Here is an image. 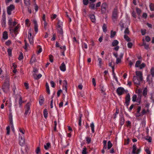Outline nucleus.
I'll use <instances>...</instances> for the list:
<instances>
[{
  "mask_svg": "<svg viewBox=\"0 0 154 154\" xmlns=\"http://www.w3.org/2000/svg\"><path fill=\"white\" fill-rule=\"evenodd\" d=\"M124 38L128 42H130L131 41L130 38L126 35H124Z\"/></svg>",
  "mask_w": 154,
  "mask_h": 154,
  "instance_id": "42",
  "label": "nucleus"
},
{
  "mask_svg": "<svg viewBox=\"0 0 154 154\" xmlns=\"http://www.w3.org/2000/svg\"><path fill=\"white\" fill-rule=\"evenodd\" d=\"M89 7L91 9H92L94 10L95 9V5L93 3L90 2Z\"/></svg>",
  "mask_w": 154,
  "mask_h": 154,
  "instance_id": "25",
  "label": "nucleus"
},
{
  "mask_svg": "<svg viewBox=\"0 0 154 154\" xmlns=\"http://www.w3.org/2000/svg\"><path fill=\"white\" fill-rule=\"evenodd\" d=\"M132 153L134 154H139L141 151L140 148L137 149L136 146L135 144L133 145Z\"/></svg>",
  "mask_w": 154,
  "mask_h": 154,
  "instance_id": "5",
  "label": "nucleus"
},
{
  "mask_svg": "<svg viewBox=\"0 0 154 154\" xmlns=\"http://www.w3.org/2000/svg\"><path fill=\"white\" fill-rule=\"evenodd\" d=\"M108 146H107V149H109L111 148L112 147V144L111 143V142L109 141L108 142Z\"/></svg>",
  "mask_w": 154,
  "mask_h": 154,
  "instance_id": "32",
  "label": "nucleus"
},
{
  "mask_svg": "<svg viewBox=\"0 0 154 154\" xmlns=\"http://www.w3.org/2000/svg\"><path fill=\"white\" fill-rule=\"evenodd\" d=\"M86 140L88 143H89L91 141V138L90 137H86Z\"/></svg>",
  "mask_w": 154,
  "mask_h": 154,
  "instance_id": "52",
  "label": "nucleus"
},
{
  "mask_svg": "<svg viewBox=\"0 0 154 154\" xmlns=\"http://www.w3.org/2000/svg\"><path fill=\"white\" fill-rule=\"evenodd\" d=\"M125 119L124 117L121 118L120 120V124L121 125H122L124 123Z\"/></svg>",
  "mask_w": 154,
  "mask_h": 154,
  "instance_id": "49",
  "label": "nucleus"
},
{
  "mask_svg": "<svg viewBox=\"0 0 154 154\" xmlns=\"http://www.w3.org/2000/svg\"><path fill=\"white\" fill-rule=\"evenodd\" d=\"M101 91L102 93H103L105 91V89L104 88L103 86H102L101 87Z\"/></svg>",
  "mask_w": 154,
  "mask_h": 154,
  "instance_id": "61",
  "label": "nucleus"
},
{
  "mask_svg": "<svg viewBox=\"0 0 154 154\" xmlns=\"http://www.w3.org/2000/svg\"><path fill=\"white\" fill-rule=\"evenodd\" d=\"M118 44V41L117 40H115L113 41L112 43V46H117Z\"/></svg>",
  "mask_w": 154,
  "mask_h": 154,
  "instance_id": "24",
  "label": "nucleus"
},
{
  "mask_svg": "<svg viewBox=\"0 0 154 154\" xmlns=\"http://www.w3.org/2000/svg\"><path fill=\"white\" fill-rule=\"evenodd\" d=\"M12 22H13V20L11 18H10L8 20V24L9 26H11L12 24Z\"/></svg>",
  "mask_w": 154,
  "mask_h": 154,
  "instance_id": "44",
  "label": "nucleus"
},
{
  "mask_svg": "<svg viewBox=\"0 0 154 154\" xmlns=\"http://www.w3.org/2000/svg\"><path fill=\"white\" fill-rule=\"evenodd\" d=\"M139 78H138L137 76H134L133 81L134 83L136 85H139L140 84V82L142 80H139Z\"/></svg>",
  "mask_w": 154,
  "mask_h": 154,
  "instance_id": "8",
  "label": "nucleus"
},
{
  "mask_svg": "<svg viewBox=\"0 0 154 154\" xmlns=\"http://www.w3.org/2000/svg\"><path fill=\"white\" fill-rule=\"evenodd\" d=\"M44 116L45 118H46L48 116V112L47 110L46 109H45L43 111Z\"/></svg>",
  "mask_w": 154,
  "mask_h": 154,
  "instance_id": "36",
  "label": "nucleus"
},
{
  "mask_svg": "<svg viewBox=\"0 0 154 154\" xmlns=\"http://www.w3.org/2000/svg\"><path fill=\"white\" fill-rule=\"evenodd\" d=\"M11 41L10 40H8L5 42V44L7 46H9L11 44Z\"/></svg>",
  "mask_w": 154,
  "mask_h": 154,
  "instance_id": "54",
  "label": "nucleus"
},
{
  "mask_svg": "<svg viewBox=\"0 0 154 154\" xmlns=\"http://www.w3.org/2000/svg\"><path fill=\"white\" fill-rule=\"evenodd\" d=\"M130 99V95L129 94H128L125 97V102H129Z\"/></svg>",
  "mask_w": 154,
  "mask_h": 154,
  "instance_id": "26",
  "label": "nucleus"
},
{
  "mask_svg": "<svg viewBox=\"0 0 154 154\" xmlns=\"http://www.w3.org/2000/svg\"><path fill=\"white\" fill-rule=\"evenodd\" d=\"M33 23L34 25L35 31L36 32H37L38 31V26L37 22L36 20H33Z\"/></svg>",
  "mask_w": 154,
  "mask_h": 154,
  "instance_id": "15",
  "label": "nucleus"
},
{
  "mask_svg": "<svg viewBox=\"0 0 154 154\" xmlns=\"http://www.w3.org/2000/svg\"><path fill=\"white\" fill-rule=\"evenodd\" d=\"M141 63V61L140 60H138L136 61L135 63V66L136 67H139Z\"/></svg>",
  "mask_w": 154,
  "mask_h": 154,
  "instance_id": "40",
  "label": "nucleus"
},
{
  "mask_svg": "<svg viewBox=\"0 0 154 154\" xmlns=\"http://www.w3.org/2000/svg\"><path fill=\"white\" fill-rule=\"evenodd\" d=\"M3 38L5 40L7 39L8 38V32L7 31H4L3 34Z\"/></svg>",
  "mask_w": 154,
  "mask_h": 154,
  "instance_id": "18",
  "label": "nucleus"
},
{
  "mask_svg": "<svg viewBox=\"0 0 154 154\" xmlns=\"http://www.w3.org/2000/svg\"><path fill=\"white\" fill-rule=\"evenodd\" d=\"M2 89L5 93L8 92L10 90V79L8 78H5L2 86Z\"/></svg>",
  "mask_w": 154,
  "mask_h": 154,
  "instance_id": "1",
  "label": "nucleus"
},
{
  "mask_svg": "<svg viewBox=\"0 0 154 154\" xmlns=\"http://www.w3.org/2000/svg\"><path fill=\"white\" fill-rule=\"evenodd\" d=\"M136 76L138 78H139V80H143L142 73L141 72L139 71H136L135 72Z\"/></svg>",
  "mask_w": 154,
  "mask_h": 154,
  "instance_id": "9",
  "label": "nucleus"
},
{
  "mask_svg": "<svg viewBox=\"0 0 154 154\" xmlns=\"http://www.w3.org/2000/svg\"><path fill=\"white\" fill-rule=\"evenodd\" d=\"M26 109L25 111V115H27L29 111V103L28 102L26 105Z\"/></svg>",
  "mask_w": 154,
  "mask_h": 154,
  "instance_id": "23",
  "label": "nucleus"
},
{
  "mask_svg": "<svg viewBox=\"0 0 154 154\" xmlns=\"http://www.w3.org/2000/svg\"><path fill=\"white\" fill-rule=\"evenodd\" d=\"M58 33L59 34V36L61 37L62 39H63V31L62 28L58 29Z\"/></svg>",
  "mask_w": 154,
  "mask_h": 154,
  "instance_id": "13",
  "label": "nucleus"
},
{
  "mask_svg": "<svg viewBox=\"0 0 154 154\" xmlns=\"http://www.w3.org/2000/svg\"><path fill=\"white\" fill-rule=\"evenodd\" d=\"M132 43L131 42H129L128 44V48H131L132 46Z\"/></svg>",
  "mask_w": 154,
  "mask_h": 154,
  "instance_id": "62",
  "label": "nucleus"
},
{
  "mask_svg": "<svg viewBox=\"0 0 154 154\" xmlns=\"http://www.w3.org/2000/svg\"><path fill=\"white\" fill-rule=\"evenodd\" d=\"M123 55L124 54L122 53L120 54L119 57L116 58V64H118L121 62V59L122 58Z\"/></svg>",
  "mask_w": 154,
  "mask_h": 154,
  "instance_id": "10",
  "label": "nucleus"
},
{
  "mask_svg": "<svg viewBox=\"0 0 154 154\" xmlns=\"http://www.w3.org/2000/svg\"><path fill=\"white\" fill-rule=\"evenodd\" d=\"M24 3L25 5L28 6L27 7V10L28 12H29V7L28 6L29 5V0H24Z\"/></svg>",
  "mask_w": 154,
  "mask_h": 154,
  "instance_id": "28",
  "label": "nucleus"
},
{
  "mask_svg": "<svg viewBox=\"0 0 154 154\" xmlns=\"http://www.w3.org/2000/svg\"><path fill=\"white\" fill-rule=\"evenodd\" d=\"M136 12H137V14L139 15L141 13V9L137 8H136Z\"/></svg>",
  "mask_w": 154,
  "mask_h": 154,
  "instance_id": "46",
  "label": "nucleus"
},
{
  "mask_svg": "<svg viewBox=\"0 0 154 154\" xmlns=\"http://www.w3.org/2000/svg\"><path fill=\"white\" fill-rule=\"evenodd\" d=\"M145 66V64L144 63H142L140 65L139 67H140V69H141L144 67Z\"/></svg>",
  "mask_w": 154,
  "mask_h": 154,
  "instance_id": "57",
  "label": "nucleus"
},
{
  "mask_svg": "<svg viewBox=\"0 0 154 154\" xmlns=\"http://www.w3.org/2000/svg\"><path fill=\"white\" fill-rule=\"evenodd\" d=\"M129 33V31L128 28H126L124 31V33L126 34H128Z\"/></svg>",
  "mask_w": 154,
  "mask_h": 154,
  "instance_id": "58",
  "label": "nucleus"
},
{
  "mask_svg": "<svg viewBox=\"0 0 154 154\" xmlns=\"http://www.w3.org/2000/svg\"><path fill=\"white\" fill-rule=\"evenodd\" d=\"M63 23L60 20H58V29L62 28Z\"/></svg>",
  "mask_w": 154,
  "mask_h": 154,
  "instance_id": "27",
  "label": "nucleus"
},
{
  "mask_svg": "<svg viewBox=\"0 0 154 154\" xmlns=\"http://www.w3.org/2000/svg\"><path fill=\"white\" fill-rule=\"evenodd\" d=\"M50 83L52 87L54 88L55 87V83L53 81H51L50 82Z\"/></svg>",
  "mask_w": 154,
  "mask_h": 154,
  "instance_id": "63",
  "label": "nucleus"
},
{
  "mask_svg": "<svg viewBox=\"0 0 154 154\" xmlns=\"http://www.w3.org/2000/svg\"><path fill=\"white\" fill-rule=\"evenodd\" d=\"M63 86H65V88L66 91V92L67 90V88L66 87V85L67 84V82L66 80H64L63 81Z\"/></svg>",
  "mask_w": 154,
  "mask_h": 154,
  "instance_id": "35",
  "label": "nucleus"
},
{
  "mask_svg": "<svg viewBox=\"0 0 154 154\" xmlns=\"http://www.w3.org/2000/svg\"><path fill=\"white\" fill-rule=\"evenodd\" d=\"M83 4L84 5H87L88 3V0H83Z\"/></svg>",
  "mask_w": 154,
  "mask_h": 154,
  "instance_id": "53",
  "label": "nucleus"
},
{
  "mask_svg": "<svg viewBox=\"0 0 154 154\" xmlns=\"http://www.w3.org/2000/svg\"><path fill=\"white\" fill-rule=\"evenodd\" d=\"M149 8L151 11H154V5L153 4L151 3L150 4Z\"/></svg>",
  "mask_w": 154,
  "mask_h": 154,
  "instance_id": "39",
  "label": "nucleus"
},
{
  "mask_svg": "<svg viewBox=\"0 0 154 154\" xmlns=\"http://www.w3.org/2000/svg\"><path fill=\"white\" fill-rule=\"evenodd\" d=\"M147 88H145L144 89L143 92V95L145 97L147 94Z\"/></svg>",
  "mask_w": 154,
  "mask_h": 154,
  "instance_id": "30",
  "label": "nucleus"
},
{
  "mask_svg": "<svg viewBox=\"0 0 154 154\" xmlns=\"http://www.w3.org/2000/svg\"><path fill=\"white\" fill-rule=\"evenodd\" d=\"M18 28L19 27L18 26H16L14 29H12V31H14V33H16L17 32Z\"/></svg>",
  "mask_w": 154,
  "mask_h": 154,
  "instance_id": "55",
  "label": "nucleus"
},
{
  "mask_svg": "<svg viewBox=\"0 0 154 154\" xmlns=\"http://www.w3.org/2000/svg\"><path fill=\"white\" fill-rule=\"evenodd\" d=\"M116 92L119 95H121L124 93L125 90L123 88L119 87L117 88Z\"/></svg>",
  "mask_w": 154,
  "mask_h": 154,
  "instance_id": "7",
  "label": "nucleus"
},
{
  "mask_svg": "<svg viewBox=\"0 0 154 154\" xmlns=\"http://www.w3.org/2000/svg\"><path fill=\"white\" fill-rule=\"evenodd\" d=\"M90 127L91 128L92 132L93 133H94V123L93 122H92L90 125Z\"/></svg>",
  "mask_w": 154,
  "mask_h": 154,
  "instance_id": "33",
  "label": "nucleus"
},
{
  "mask_svg": "<svg viewBox=\"0 0 154 154\" xmlns=\"http://www.w3.org/2000/svg\"><path fill=\"white\" fill-rule=\"evenodd\" d=\"M86 150H87V149L86 148L84 147L83 148V149L82 152V154H87Z\"/></svg>",
  "mask_w": 154,
  "mask_h": 154,
  "instance_id": "51",
  "label": "nucleus"
},
{
  "mask_svg": "<svg viewBox=\"0 0 154 154\" xmlns=\"http://www.w3.org/2000/svg\"><path fill=\"white\" fill-rule=\"evenodd\" d=\"M9 123L10 125H11V128H12L13 127V122L12 115L11 112L10 113L9 115Z\"/></svg>",
  "mask_w": 154,
  "mask_h": 154,
  "instance_id": "11",
  "label": "nucleus"
},
{
  "mask_svg": "<svg viewBox=\"0 0 154 154\" xmlns=\"http://www.w3.org/2000/svg\"><path fill=\"white\" fill-rule=\"evenodd\" d=\"M116 32L115 31H113V30H111V31L110 37L112 38L114 37L116 35Z\"/></svg>",
  "mask_w": 154,
  "mask_h": 154,
  "instance_id": "34",
  "label": "nucleus"
},
{
  "mask_svg": "<svg viewBox=\"0 0 154 154\" xmlns=\"http://www.w3.org/2000/svg\"><path fill=\"white\" fill-rule=\"evenodd\" d=\"M145 151L146 153L147 154H151L150 151L149 150V148H147L145 149Z\"/></svg>",
  "mask_w": 154,
  "mask_h": 154,
  "instance_id": "56",
  "label": "nucleus"
},
{
  "mask_svg": "<svg viewBox=\"0 0 154 154\" xmlns=\"http://www.w3.org/2000/svg\"><path fill=\"white\" fill-rule=\"evenodd\" d=\"M89 17L91 19V21L94 23H95L96 18L94 15L90 14L89 15Z\"/></svg>",
  "mask_w": 154,
  "mask_h": 154,
  "instance_id": "14",
  "label": "nucleus"
},
{
  "mask_svg": "<svg viewBox=\"0 0 154 154\" xmlns=\"http://www.w3.org/2000/svg\"><path fill=\"white\" fill-rule=\"evenodd\" d=\"M38 72V70L36 68H34L33 71V77L35 79H38L42 76V75L41 74H39L38 75H37V73Z\"/></svg>",
  "mask_w": 154,
  "mask_h": 154,
  "instance_id": "3",
  "label": "nucleus"
},
{
  "mask_svg": "<svg viewBox=\"0 0 154 154\" xmlns=\"http://www.w3.org/2000/svg\"><path fill=\"white\" fill-rule=\"evenodd\" d=\"M40 143H39V146L38 147H37L36 149L35 150V152L37 154H38L39 152H40Z\"/></svg>",
  "mask_w": 154,
  "mask_h": 154,
  "instance_id": "29",
  "label": "nucleus"
},
{
  "mask_svg": "<svg viewBox=\"0 0 154 154\" xmlns=\"http://www.w3.org/2000/svg\"><path fill=\"white\" fill-rule=\"evenodd\" d=\"M7 51L8 53V55L9 56H12V50L10 48H8Z\"/></svg>",
  "mask_w": 154,
  "mask_h": 154,
  "instance_id": "43",
  "label": "nucleus"
},
{
  "mask_svg": "<svg viewBox=\"0 0 154 154\" xmlns=\"http://www.w3.org/2000/svg\"><path fill=\"white\" fill-rule=\"evenodd\" d=\"M23 102H24L22 100V97L20 96L19 100V103L20 106Z\"/></svg>",
  "mask_w": 154,
  "mask_h": 154,
  "instance_id": "37",
  "label": "nucleus"
},
{
  "mask_svg": "<svg viewBox=\"0 0 154 154\" xmlns=\"http://www.w3.org/2000/svg\"><path fill=\"white\" fill-rule=\"evenodd\" d=\"M102 28H103V32H106L107 27H106V25L104 23L103 24V26H102Z\"/></svg>",
  "mask_w": 154,
  "mask_h": 154,
  "instance_id": "38",
  "label": "nucleus"
},
{
  "mask_svg": "<svg viewBox=\"0 0 154 154\" xmlns=\"http://www.w3.org/2000/svg\"><path fill=\"white\" fill-rule=\"evenodd\" d=\"M98 60L99 61V65L100 66V68H102V65L103 64V63L102 62V59L100 58H98Z\"/></svg>",
  "mask_w": 154,
  "mask_h": 154,
  "instance_id": "21",
  "label": "nucleus"
},
{
  "mask_svg": "<svg viewBox=\"0 0 154 154\" xmlns=\"http://www.w3.org/2000/svg\"><path fill=\"white\" fill-rule=\"evenodd\" d=\"M23 59V54L22 52L20 53V54L18 57V59L20 60H21Z\"/></svg>",
  "mask_w": 154,
  "mask_h": 154,
  "instance_id": "41",
  "label": "nucleus"
},
{
  "mask_svg": "<svg viewBox=\"0 0 154 154\" xmlns=\"http://www.w3.org/2000/svg\"><path fill=\"white\" fill-rule=\"evenodd\" d=\"M120 25L121 26V30H122L123 28H124V24L121 21L120 23Z\"/></svg>",
  "mask_w": 154,
  "mask_h": 154,
  "instance_id": "60",
  "label": "nucleus"
},
{
  "mask_svg": "<svg viewBox=\"0 0 154 154\" xmlns=\"http://www.w3.org/2000/svg\"><path fill=\"white\" fill-rule=\"evenodd\" d=\"M6 23V20L5 18H2V26H5Z\"/></svg>",
  "mask_w": 154,
  "mask_h": 154,
  "instance_id": "31",
  "label": "nucleus"
},
{
  "mask_svg": "<svg viewBox=\"0 0 154 154\" xmlns=\"http://www.w3.org/2000/svg\"><path fill=\"white\" fill-rule=\"evenodd\" d=\"M60 69L63 71H65L66 70V67L65 64L63 63L60 66Z\"/></svg>",
  "mask_w": 154,
  "mask_h": 154,
  "instance_id": "16",
  "label": "nucleus"
},
{
  "mask_svg": "<svg viewBox=\"0 0 154 154\" xmlns=\"http://www.w3.org/2000/svg\"><path fill=\"white\" fill-rule=\"evenodd\" d=\"M19 143L21 146H23L24 143V140L23 139V137L20 134L19 136Z\"/></svg>",
  "mask_w": 154,
  "mask_h": 154,
  "instance_id": "12",
  "label": "nucleus"
},
{
  "mask_svg": "<svg viewBox=\"0 0 154 154\" xmlns=\"http://www.w3.org/2000/svg\"><path fill=\"white\" fill-rule=\"evenodd\" d=\"M150 72L152 76L153 77L154 76V68L152 67L150 69Z\"/></svg>",
  "mask_w": 154,
  "mask_h": 154,
  "instance_id": "48",
  "label": "nucleus"
},
{
  "mask_svg": "<svg viewBox=\"0 0 154 154\" xmlns=\"http://www.w3.org/2000/svg\"><path fill=\"white\" fill-rule=\"evenodd\" d=\"M12 90L13 91V94L14 95L16 94V87L15 85H14V86L12 88Z\"/></svg>",
  "mask_w": 154,
  "mask_h": 154,
  "instance_id": "50",
  "label": "nucleus"
},
{
  "mask_svg": "<svg viewBox=\"0 0 154 154\" xmlns=\"http://www.w3.org/2000/svg\"><path fill=\"white\" fill-rule=\"evenodd\" d=\"M51 147V144L49 143H47L44 146V148L46 150H48Z\"/></svg>",
  "mask_w": 154,
  "mask_h": 154,
  "instance_id": "22",
  "label": "nucleus"
},
{
  "mask_svg": "<svg viewBox=\"0 0 154 154\" xmlns=\"http://www.w3.org/2000/svg\"><path fill=\"white\" fill-rule=\"evenodd\" d=\"M36 59L35 57V54H33L32 55L30 60V63L35 62L36 61Z\"/></svg>",
  "mask_w": 154,
  "mask_h": 154,
  "instance_id": "19",
  "label": "nucleus"
},
{
  "mask_svg": "<svg viewBox=\"0 0 154 154\" xmlns=\"http://www.w3.org/2000/svg\"><path fill=\"white\" fill-rule=\"evenodd\" d=\"M145 40L147 42H149L150 40V38L148 36H147L145 37Z\"/></svg>",
  "mask_w": 154,
  "mask_h": 154,
  "instance_id": "59",
  "label": "nucleus"
},
{
  "mask_svg": "<svg viewBox=\"0 0 154 154\" xmlns=\"http://www.w3.org/2000/svg\"><path fill=\"white\" fill-rule=\"evenodd\" d=\"M118 17V10L117 8H115L112 11V19L114 21L116 20Z\"/></svg>",
  "mask_w": 154,
  "mask_h": 154,
  "instance_id": "2",
  "label": "nucleus"
},
{
  "mask_svg": "<svg viewBox=\"0 0 154 154\" xmlns=\"http://www.w3.org/2000/svg\"><path fill=\"white\" fill-rule=\"evenodd\" d=\"M107 8V5L106 2L103 3L101 6V11L103 14H105L106 13Z\"/></svg>",
  "mask_w": 154,
  "mask_h": 154,
  "instance_id": "4",
  "label": "nucleus"
},
{
  "mask_svg": "<svg viewBox=\"0 0 154 154\" xmlns=\"http://www.w3.org/2000/svg\"><path fill=\"white\" fill-rule=\"evenodd\" d=\"M146 139L149 142H151L152 139L150 137H147V138Z\"/></svg>",
  "mask_w": 154,
  "mask_h": 154,
  "instance_id": "64",
  "label": "nucleus"
},
{
  "mask_svg": "<svg viewBox=\"0 0 154 154\" xmlns=\"http://www.w3.org/2000/svg\"><path fill=\"white\" fill-rule=\"evenodd\" d=\"M14 6L12 5H11L7 8V12L8 14L10 15L11 14V11L14 9Z\"/></svg>",
  "mask_w": 154,
  "mask_h": 154,
  "instance_id": "6",
  "label": "nucleus"
},
{
  "mask_svg": "<svg viewBox=\"0 0 154 154\" xmlns=\"http://www.w3.org/2000/svg\"><path fill=\"white\" fill-rule=\"evenodd\" d=\"M137 98V95L136 94L134 95L132 97V101L133 102H135L136 101V100Z\"/></svg>",
  "mask_w": 154,
  "mask_h": 154,
  "instance_id": "45",
  "label": "nucleus"
},
{
  "mask_svg": "<svg viewBox=\"0 0 154 154\" xmlns=\"http://www.w3.org/2000/svg\"><path fill=\"white\" fill-rule=\"evenodd\" d=\"M44 101V97L43 96H41L40 97L39 100V103L40 104V105H42L43 104V102Z\"/></svg>",
  "mask_w": 154,
  "mask_h": 154,
  "instance_id": "20",
  "label": "nucleus"
},
{
  "mask_svg": "<svg viewBox=\"0 0 154 154\" xmlns=\"http://www.w3.org/2000/svg\"><path fill=\"white\" fill-rule=\"evenodd\" d=\"M6 129L7 130V135H9L10 134V127L9 126H8L6 127Z\"/></svg>",
  "mask_w": 154,
  "mask_h": 154,
  "instance_id": "47",
  "label": "nucleus"
},
{
  "mask_svg": "<svg viewBox=\"0 0 154 154\" xmlns=\"http://www.w3.org/2000/svg\"><path fill=\"white\" fill-rule=\"evenodd\" d=\"M143 44L141 45V46H144L145 48L146 49H148L149 48V45L148 44H146L144 42V39H143Z\"/></svg>",
  "mask_w": 154,
  "mask_h": 154,
  "instance_id": "17",
  "label": "nucleus"
}]
</instances>
